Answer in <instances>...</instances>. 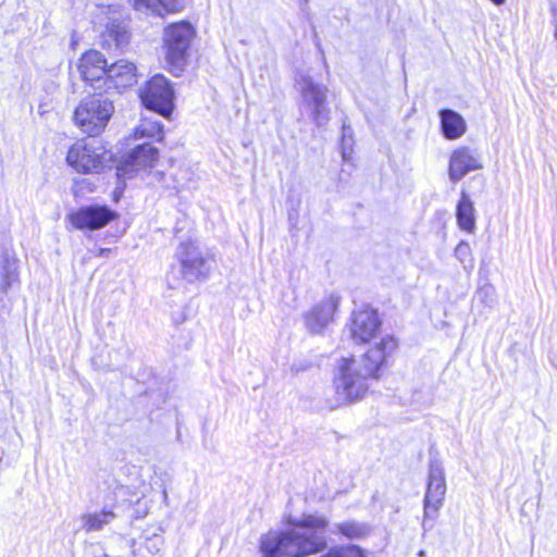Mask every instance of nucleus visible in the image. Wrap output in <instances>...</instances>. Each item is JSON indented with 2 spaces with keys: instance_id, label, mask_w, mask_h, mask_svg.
<instances>
[{
  "instance_id": "1",
  "label": "nucleus",
  "mask_w": 557,
  "mask_h": 557,
  "mask_svg": "<svg viewBox=\"0 0 557 557\" xmlns=\"http://www.w3.org/2000/svg\"><path fill=\"white\" fill-rule=\"evenodd\" d=\"M399 339L391 334L370 345L359 356L337 359L332 377L334 403L330 408L349 406L366 399L371 383L382 381L399 351Z\"/></svg>"
},
{
  "instance_id": "2",
  "label": "nucleus",
  "mask_w": 557,
  "mask_h": 557,
  "mask_svg": "<svg viewBox=\"0 0 557 557\" xmlns=\"http://www.w3.org/2000/svg\"><path fill=\"white\" fill-rule=\"evenodd\" d=\"M329 521L323 516L302 515L290 521L289 529L269 531L259 541L262 557H307L326 547L324 532Z\"/></svg>"
},
{
  "instance_id": "3",
  "label": "nucleus",
  "mask_w": 557,
  "mask_h": 557,
  "mask_svg": "<svg viewBox=\"0 0 557 557\" xmlns=\"http://www.w3.org/2000/svg\"><path fill=\"white\" fill-rule=\"evenodd\" d=\"M196 37L195 26L186 20L170 23L164 27L162 37L164 67L172 75L181 76L185 71Z\"/></svg>"
},
{
  "instance_id": "4",
  "label": "nucleus",
  "mask_w": 557,
  "mask_h": 557,
  "mask_svg": "<svg viewBox=\"0 0 557 557\" xmlns=\"http://www.w3.org/2000/svg\"><path fill=\"white\" fill-rule=\"evenodd\" d=\"M113 112L112 101L100 95L91 94L77 104L73 113V121L87 136H99L104 132Z\"/></svg>"
},
{
  "instance_id": "5",
  "label": "nucleus",
  "mask_w": 557,
  "mask_h": 557,
  "mask_svg": "<svg viewBox=\"0 0 557 557\" xmlns=\"http://www.w3.org/2000/svg\"><path fill=\"white\" fill-rule=\"evenodd\" d=\"M65 161L77 174H101L109 168L112 153L102 145L94 146L79 138L69 147Z\"/></svg>"
},
{
  "instance_id": "6",
  "label": "nucleus",
  "mask_w": 557,
  "mask_h": 557,
  "mask_svg": "<svg viewBox=\"0 0 557 557\" xmlns=\"http://www.w3.org/2000/svg\"><path fill=\"white\" fill-rule=\"evenodd\" d=\"M141 104L163 117L170 119L174 111L175 92L171 82L162 74H154L140 89Z\"/></svg>"
},
{
  "instance_id": "7",
  "label": "nucleus",
  "mask_w": 557,
  "mask_h": 557,
  "mask_svg": "<svg viewBox=\"0 0 557 557\" xmlns=\"http://www.w3.org/2000/svg\"><path fill=\"white\" fill-rule=\"evenodd\" d=\"M382 326L383 321L379 310L371 305H363L351 311L346 331L352 343L366 345L380 335Z\"/></svg>"
},
{
  "instance_id": "8",
  "label": "nucleus",
  "mask_w": 557,
  "mask_h": 557,
  "mask_svg": "<svg viewBox=\"0 0 557 557\" xmlns=\"http://www.w3.org/2000/svg\"><path fill=\"white\" fill-rule=\"evenodd\" d=\"M160 160V151L150 143H144L135 146L131 151L122 157L116 166V176L119 178H132L138 172H150Z\"/></svg>"
},
{
  "instance_id": "9",
  "label": "nucleus",
  "mask_w": 557,
  "mask_h": 557,
  "mask_svg": "<svg viewBox=\"0 0 557 557\" xmlns=\"http://www.w3.org/2000/svg\"><path fill=\"white\" fill-rule=\"evenodd\" d=\"M120 214L107 205L83 206L67 213L70 225L79 231H98L119 220Z\"/></svg>"
},
{
  "instance_id": "10",
  "label": "nucleus",
  "mask_w": 557,
  "mask_h": 557,
  "mask_svg": "<svg viewBox=\"0 0 557 557\" xmlns=\"http://www.w3.org/2000/svg\"><path fill=\"white\" fill-rule=\"evenodd\" d=\"M109 62L97 49H87L78 57L76 70L81 81L92 89H102Z\"/></svg>"
},
{
  "instance_id": "11",
  "label": "nucleus",
  "mask_w": 557,
  "mask_h": 557,
  "mask_svg": "<svg viewBox=\"0 0 557 557\" xmlns=\"http://www.w3.org/2000/svg\"><path fill=\"white\" fill-rule=\"evenodd\" d=\"M102 90L126 92L138 84L139 71L135 62L128 59H117L109 63Z\"/></svg>"
},
{
  "instance_id": "12",
  "label": "nucleus",
  "mask_w": 557,
  "mask_h": 557,
  "mask_svg": "<svg viewBox=\"0 0 557 557\" xmlns=\"http://www.w3.org/2000/svg\"><path fill=\"white\" fill-rule=\"evenodd\" d=\"M446 493L444 469L437 461H432L429 467L426 492L423 499L424 516L433 518L443 506Z\"/></svg>"
},
{
  "instance_id": "13",
  "label": "nucleus",
  "mask_w": 557,
  "mask_h": 557,
  "mask_svg": "<svg viewBox=\"0 0 557 557\" xmlns=\"http://www.w3.org/2000/svg\"><path fill=\"white\" fill-rule=\"evenodd\" d=\"M178 260L183 276L190 282L206 278L210 273L206 258L191 242L180 245Z\"/></svg>"
},
{
  "instance_id": "14",
  "label": "nucleus",
  "mask_w": 557,
  "mask_h": 557,
  "mask_svg": "<svg viewBox=\"0 0 557 557\" xmlns=\"http://www.w3.org/2000/svg\"><path fill=\"white\" fill-rule=\"evenodd\" d=\"M483 168L480 154L469 146L455 148L448 161V175L451 182H459L467 173Z\"/></svg>"
},
{
  "instance_id": "15",
  "label": "nucleus",
  "mask_w": 557,
  "mask_h": 557,
  "mask_svg": "<svg viewBox=\"0 0 557 557\" xmlns=\"http://www.w3.org/2000/svg\"><path fill=\"white\" fill-rule=\"evenodd\" d=\"M338 308L336 299H327L315 305L305 314V323L312 334L321 333L331 322L334 321Z\"/></svg>"
},
{
  "instance_id": "16",
  "label": "nucleus",
  "mask_w": 557,
  "mask_h": 557,
  "mask_svg": "<svg viewBox=\"0 0 557 557\" xmlns=\"http://www.w3.org/2000/svg\"><path fill=\"white\" fill-rule=\"evenodd\" d=\"M131 41V33L120 22H111L107 24L100 34V46L103 50L123 51Z\"/></svg>"
},
{
  "instance_id": "17",
  "label": "nucleus",
  "mask_w": 557,
  "mask_h": 557,
  "mask_svg": "<svg viewBox=\"0 0 557 557\" xmlns=\"http://www.w3.org/2000/svg\"><path fill=\"white\" fill-rule=\"evenodd\" d=\"M440 127L443 136L448 140H456L462 137L467 132V122L461 114L451 109H441Z\"/></svg>"
},
{
  "instance_id": "18",
  "label": "nucleus",
  "mask_w": 557,
  "mask_h": 557,
  "mask_svg": "<svg viewBox=\"0 0 557 557\" xmlns=\"http://www.w3.org/2000/svg\"><path fill=\"white\" fill-rule=\"evenodd\" d=\"M131 138L134 140L150 139L156 143H162L165 138L164 125L157 120L144 116L132 129Z\"/></svg>"
},
{
  "instance_id": "19",
  "label": "nucleus",
  "mask_w": 557,
  "mask_h": 557,
  "mask_svg": "<svg viewBox=\"0 0 557 557\" xmlns=\"http://www.w3.org/2000/svg\"><path fill=\"white\" fill-rule=\"evenodd\" d=\"M456 220L458 227L472 234L475 230V209L470 197L462 191L456 206Z\"/></svg>"
},
{
  "instance_id": "20",
  "label": "nucleus",
  "mask_w": 557,
  "mask_h": 557,
  "mask_svg": "<svg viewBox=\"0 0 557 557\" xmlns=\"http://www.w3.org/2000/svg\"><path fill=\"white\" fill-rule=\"evenodd\" d=\"M115 518L112 509H102L83 515V528L87 532L99 531Z\"/></svg>"
},
{
  "instance_id": "21",
  "label": "nucleus",
  "mask_w": 557,
  "mask_h": 557,
  "mask_svg": "<svg viewBox=\"0 0 557 557\" xmlns=\"http://www.w3.org/2000/svg\"><path fill=\"white\" fill-rule=\"evenodd\" d=\"M0 277L4 286L17 281L18 260L14 252H4L0 259Z\"/></svg>"
},
{
  "instance_id": "22",
  "label": "nucleus",
  "mask_w": 557,
  "mask_h": 557,
  "mask_svg": "<svg viewBox=\"0 0 557 557\" xmlns=\"http://www.w3.org/2000/svg\"><path fill=\"white\" fill-rule=\"evenodd\" d=\"M369 527L366 523L348 520L336 524V534L347 540H361L369 534Z\"/></svg>"
},
{
  "instance_id": "23",
  "label": "nucleus",
  "mask_w": 557,
  "mask_h": 557,
  "mask_svg": "<svg viewBox=\"0 0 557 557\" xmlns=\"http://www.w3.org/2000/svg\"><path fill=\"white\" fill-rule=\"evenodd\" d=\"M325 88L317 85L310 78H305L301 87V96L306 102L320 107L325 101Z\"/></svg>"
},
{
  "instance_id": "24",
  "label": "nucleus",
  "mask_w": 557,
  "mask_h": 557,
  "mask_svg": "<svg viewBox=\"0 0 557 557\" xmlns=\"http://www.w3.org/2000/svg\"><path fill=\"white\" fill-rule=\"evenodd\" d=\"M122 193H123V187H122V188H120L119 190H115V191L113 193L112 200H113L114 202H117V201L120 200L121 196H122Z\"/></svg>"
},
{
  "instance_id": "25",
  "label": "nucleus",
  "mask_w": 557,
  "mask_h": 557,
  "mask_svg": "<svg viewBox=\"0 0 557 557\" xmlns=\"http://www.w3.org/2000/svg\"><path fill=\"white\" fill-rule=\"evenodd\" d=\"M495 4H503L505 0H491Z\"/></svg>"
},
{
  "instance_id": "26",
  "label": "nucleus",
  "mask_w": 557,
  "mask_h": 557,
  "mask_svg": "<svg viewBox=\"0 0 557 557\" xmlns=\"http://www.w3.org/2000/svg\"><path fill=\"white\" fill-rule=\"evenodd\" d=\"M554 36H555V38H556V40H557V22H556V24H555Z\"/></svg>"
}]
</instances>
